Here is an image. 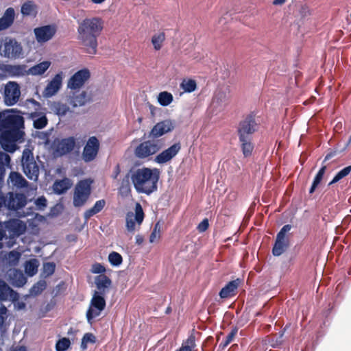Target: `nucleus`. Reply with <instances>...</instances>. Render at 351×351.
Masks as SVG:
<instances>
[{"instance_id":"1","label":"nucleus","mask_w":351,"mask_h":351,"mask_svg":"<svg viewBox=\"0 0 351 351\" xmlns=\"http://www.w3.org/2000/svg\"><path fill=\"white\" fill-rule=\"evenodd\" d=\"M0 144L9 152L14 151L15 143L23 138L24 118L14 110L1 112Z\"/></svg>"},{"instance_id":"2","label":"nucleus","mask_w":351,"mask_h":351,"mask_svg":"<svg viewBox=\"0 0 351 351\" xmlns=\"http://www.w3.org/2000/svg\"><path fill=\"white\" fill-rule=\"evenodd\" d=\"M104 28L103 20L97 16L85 18L78 23L77 40L84 52L95 55L97 52L98 37Z\"/></svg>"},{"instance_id":"3","label":"nucleus","mask_w":351,"mask_h":351,"mask_svg":"<svg viewBox=\"0 0 351 351\" xmlns=\"http://www.w3.org/2000/svg\"><path fill=\"white\" fill-rule=\"evenodd\" d=\"M130 180L138 193L150 195L158 190V182L160 171L157 168H142L130 169Z\"/></svg>"},{"instance_id":"4","label":"nucleus","mask_w":351,"mask_h":351,"mask_svg":"<svg viewBox=\"0 0 351 351\" xmlns=\"http://www.w3.org/2000/svg\"><path fill=\"white\" fill-rule=\"evenodd\" d=\"M259 123L255 112H251L241 120L237 128V136L242 153L245 157L252 155L254 149L253 135L258 130Z\"/></svg>"},{"instance_id":"5","label":"nucleus","mask_w":351,"mask_h":351,"mask_svg":"<svg viewBox=\"0 0 351 351\" xmlns=\"http://www.w3.org/2000/svg\"><path fill=\"white\" fill-rule=\"evenodd\" d=\"M163 146L162 139L148 138L136 147L134 154L137 158L145 159L158 153Z\"/></svg>"},{"instance_id":"6","label":"nucleus","mask_w":351,"mask_h":351,"mask_svg":"<svg viewBox=\"0 0 351 351\" xmlns=\"http://www.w3.org/2000/svg\"><path fill=\"white\" fill-rule=\"evenodd\" d=\"M104 295L102 291H95L93 292V297L86 313L87 322L89 324H92L93 319L99 317L105 309L106 302Z\"/></svg>"},{"instance_id":"7","label":"nucleus","mask_w":351,"mask_h":351,"mask_svg":"<svg viewBox=\"0 0 351 351\" xmlns=\"http://www.w3.org/2000/svg\"><path fill=\"white\" fill-rule=\"evenodd\" d=\"M23 171L27 178L33 181H37L39 177V167L36 164L32 152L25 149L21 156Z\"/></svg>"},{"instance_id":"8","label":"nucleus","mask_w":351,"mask_h":351,"mask_svg":"<svg viewBox=\"0 0 351 351\" xmlns=\"http://www.w3.org/2000/svg\"><path fill=\"white\" fill-rule=\"evenodd\" d=\"M291 225L286 224L278 232L272 248V254L274 256H280L289 247V239L287 233L291 230Z\"/></svg>"},{"instance_id":"9","label":"nucleus","mask_w":351,"mask_h":351,"mask_svg":"<svg viewBox=\"0 0 351 351\" xmlns=\"http://www.w3.org/2000/svg\"><path fill=\"white\" fill-rule=\"evenodd\" d=\"M5 200L2 208L5 207L10 211H17L23 208L27 203V197L25 194L21 193L9 192L8 197L3 195Z\"/></svg>"},{"instance_id":"10","label":"nucleus","mask_w":351,"mask_h":351,"mask_svg":"<svg viewBox=\"0 0 351 351\" xmlns=\"http://www.w3.org/2000/svg\"><path fill=\"white\" fill-rule=\"evenodd\" d=\"M174 127V123L171 119L163 120L154 125L147 134V138L159 139L162 136L173 131Z\"/></svg>"},{"instance_id":"11","label":"nucleus","mask_w":351,"mask_h":351,"mask_svg":"<svg viewBox=\"0 0 351 351\" xmlns=\"http://www.w3.org/2000/svg\"><path fill=\"white\" fill-rule=\"evenodd\" d=\"M21 95L20 86L16 82H8L4 88V101L6 106H12L16 104Z\"/></svg>"},{"instance_id":"12","label":"nucleus","mask_w":351,"mask_h":351,"mask_svg":"<svg viewBox=\"0 0 351 351\" xmlns=\"http://www.w3.org/2000/svg\"><path fill=\"white\" fill-rule=\"evenodd\" d=\"M23 52V48L20 43L14 38L5 40L3 45L1 56L7 58H19Z\"/></svg>"},{"instance_id":"13","label":"nucleus","mask_w":351,"mask_h":351,"mask_svg":"<svg viewBox=\"0 0 351 351\" xmlns=\"http://www.w3.org/2000/svg\"><path fill=\"white\" fill-rule=\"evenodd\" d=\"M90 77V73L88 69H82L75 72L69 80L67 88L71 90H77L82 88L85 82Z\"/></svg>"},{"instance_id":"14","label":"nucleus","mask_w":351,"mask_h":351,"mask_svg":"<svg viewBox=\"0 0 351 351\" xmlns=\"http://www.w3.org/2000/svg\"><path fill=\"white\" fill-rule=\"evenodd\" d=\"M144 212L141 205L136 203L135 206V214L129 212L126 214V228L128 232H133L135 230V223L141 225L144 219Z\"/></svg>"},{"instance_id":"15","label":"nucleus","mask_w":351,"mask_h":351,"mask_svg":"<svg viewBox=\"0 0 351 351\" xmlns=\"http://www.w3.org/2000/svg\"><path fill=\"white\" fill-rule=\"evenodd\" d=\"M99 145V141L96 136H90L88 139L82 152V158L85 162L93 161L96 158Z\"/></svg>"},{"instance_id":"16","label":"nucleus","mask_w":351,"mask_h":351,"mask_svg":"<svg viewBox=\"0 0 351 351\" xmlns=\"http://www.w3.org/2000/svg\"><path fill=\"white\" fill-rule=\"evenodd\" d=\"M180 143H175L167 149L158 154L154 158V161L160 165L165 164L171 160L180 151Z\"/></svg>"},{"instance_id":"17","label":"nucleus","mask_w":351,"mask_h":351,"mask_svg":"<svg viewBox=\"0 0 351 351\" xmlns=\"http://www.w3.org/2000/svg\"><path fill=\"white\" fill-rule=\"evenodd\" d=\"M56 27L54 25H47L34 29L36 39L38 43H46L51 40L56 33Z\"/></svg>"},{"instance_id":"18","label":"nucleus","mask_w":351,"mask_h":351,"mask_svg":"<svg viewBox=\"0 0 351 351\" xmlns=\"http://www.w3.org/2000/svg\"><path fill=\"white\" fill-rule=\"evenodd\" d=\"M62 83V73H57L45 87L43 95L49 98L53 96L61 88Z\"/></svg>"},{"instance_id":"19","label":"nucleus","mask_w":351,"mask_h":351,"mask_svg":"<svg viewBox=\"0 0 351 351\" xmlns=\"http://www.w3.org/2000/svg\"><path fill=\"white\" fill-rule=\"evenodd\" d=\"M4 227L10 234L16 236L22 234L26 228L24 222L18 219H12L5 221Z\"/></svg>"},{"instance_id":"20","label":"nucleus","mask_w":351,"mask_h":351,"mask_svg":"<svg viewBox=\"0 0 351 351\" xmlns=\"http://www.w3.org/2000/svg\"><path fill=\"white\" fill-rule=\"evenodd\" d=\"M75 145V139L73 136L60 140L56 145V152L60 156L66 155L72 152Z\"/></svg>"},{"instance_id":"21","label":"nucleus","mask_w":351,"mask_h":351,"mask_svg":"<svg viewBox=\"0 0 351 351\" xmlns=\"http://www.w3.org/2000/svg\"><path fill=\"white\" fill-rule=\"evenodd\" d=\"M19 293L11 289L5 282L0 279V301L18 300Z\"/></svg>"},{"instance_id":"22","label":"nucleus","mask_w":351,"mask_h":351,"mask_svg":"<svg viewBox=\"0 0 351 351\" xmlns=\"http://www.w3.org/2000/svg\"><path fill=\"white\" fill-rule=\"evenodd\" d=\"M241 280L237 278L228 282L219 291V295L221 299H226L235 295V291L238 289Z\"/></svg>"},{"instance_id":"23","label":"nucleus","mask_w":351,"mask_h":351,"mask_svg":"<svg viewBox=\"0 0 351 351\" xmlns=\"http://www.w3.org/2000/svg\"><path fill=\"white\" fill-rule=\"evenodd\" d=\"M3 71L10 77H22L24 76L27 73L26 66L23 64H6L4 66Z\"/></svg>"},{"instance_id":"24","label":"nucleus","mask_w":351,"mask_h":351,"mask_svg":"<svg viewBox=\"0 0 351 351\" xmlns=\"http://www.w3.org/2000/svg\"><path fill=\"white\" fill-rule=\"evenodd\" d=\"M15 11L13 8H8L0 18V31L9 28L14 23Z\"/></svg>"},{"instance_id":"25","label":"nucleus","mask_w":351,"mask_h":351,"mask_svg":"<svg viewBox=\"0 0 351 351\" xmlns=\"http://www.w3.org/2000/svg\"><path fill=\"white\" fill-rule=\"evenodd\" d=\"M71 180L64 178L61 180H56L52 188L55 194L62 195L65 193L71 187Z\"/></svg>"},{"instance_id":"26","label":"nucleus","mask_w":351,"mask_h":351,"mask_svg":"<svg viewBox=\"0 0 351 351\" xmlns=\"http://www.w3.org/2000/svg\"><path fill=\"white\" fill-rule=\"evenodd\" d=\"M95 284L97 291H102L105 295L106 289H108L112 285V280L106 275H98L95 277Z\"/></svg>"},{"instance_id":"27","label":"nucleus","mask_w":351,"mask_h":351,"mask_svg":"<svg viewBox=\"0 0 351 351\" xmlns=\"http://www.w3.org/2000/svg\"><path fill=\"white\" fill-rule=\"evenodd\" d=\"M226 95L223 92H218L213 98L211 107L221 111L226 106Z\"/></svg>"},{"instance_id":"28","label":"nucleus","mask_w":351,"mask_h":351,"mask_svg":"<svg viewBox=\"0 0 351 351\" xmlns=\"http://www.w3.org/2000/svg\"><path fill=\"white\" fill-rule=\"evenodd\" d=\"M9 180L13 186L19 189L26 188L28 186V182L19 172H11Z\"/></svg>"},{"instance_id":"29","label":"nucleus","mask_w":351,"mask_h":351,"mask_svg":"<svg viewBox=\"0 0 351 351\" xmlns=\"http://www.w3.org/2000/svg\"><path fill=\"white\" fill-rule=\"evenodd\" d=\"M106 206L105 199H99L97 201L94 206L90 209L86 210L84 213V218L88 221L91 217L101 212Z\"/></svg>"},{"instance_id":"30","label":"nucleus","mask_w":351,"mask_h":351,"mask_svg":"<svg viewBox=\"0 0 351 351\" xmlns=\"http://www.w3.org/2000/svg\"><path fill=\"white\" fill-rule=\"evenodd\" d=\"M40 115L39 112H34L30 113L29 117L34 119V128L38 130L44 128L48 123L47 118L45 114Z\"/></svg>"},{"instance_id":"31","label":"nucleus","mask_w":351,"mask_h":351,"mask_svg":"<svg viewBox=\"0 0 351 351\" xmlns=\"http://www.w3.org/2000/svg\"><path fill=\"white\" fill-rule=\"evenodd\" d=\"M91 184L92 180L90 179L80 180L76 184L74 191L90 196L91 193Z\"/></svg>"},{"instance_id":"32","label":"nucleus","mask_w":351,"mask_h":351,"mask_svg":"<svg viewBox=\"0 0 351 351\" xmlns=\"http://www.w3.org/2000/svg\"><path fill=\"white\" fill-rule=\"evenodd\" d=\"M50 64L51 62L49 61H43L40 62L31 67L28 71V73H30L33 75H43L49 69Z\"/></svg>"},{"instance_id":"33","label":"nucleus","mask_w":351,"mask_h":351,"mask_svg":"<svg viewBox=\"0 0 351 351\" xmlns=\"http://www.w3.org/2000/svg\"><path fill=\"white\" fill-rule=\"evenodd\" d=\"M86 93L83 91L82 93L75 95L70 97L69 104L73 107L82 106L86 103Z\"/></svg>"},{"instance_id":"34","label":"nucleus","mask_w":351,"mask_h":351,"mask_svg":"<svg viewBox=\"0 0 351 351\" xmlns=\"http://www.w3.org/2000/svg\"><path fill=\"white\" fill-rule=\"evenodd\" d=\"M47 287V282L45 280H40L33 285L29 291L31 296H37L40 295Z\"/></svg>"},{"instance_id":"35","label":"nucleus","mask_w":351,"mask_h":351,"mask_svg":"<svg viewBox=\"0 0 351 351\" xmlns=\"http://www.w3.org/2000/svg\"><path fill=\"white\" fill-rule=\"evenodd\" d=\"M130 171H129L121 182L119 192L122 195L127 196L131 191L130 189Z\"/></svg>"},{"instance_id":"36","label":"nucleus","mask_w":351,"mask_h":351,"mask_svg":"<svg viewBox=\"0 0 351 351\" xmlns=\"http://www.w3.org/2000/svg\"><path fill=\"white\" fill-rule=\"evenodd\" d=\"M173 100V97L171 93L162 91L159 93L158 96V101L162 106H169Z\"/></svg>"},{"instance_id":"37","label":"nucleus","mask_w":351,"mask_h":351,"mask_svg":"<svg viewBox=\"0 0 351 351\" xmlns=\"http://www.w3.org/2000/svg\"><path fill=\"white\" fill-rule=\"evenodd\" d=\"M90 196L74 191L73 204L75 207H81L85 204Z\"/></svg>"},{"instance_id":"38","label":"nucleus","mask_w":351,"mask_h":351,"mask_svg":"<svg viewBox=\"0 0 351 351\" xmlns=\"http://www.w3.org/2000/svg\"><path fill=\"white\" fill-rule=\"evenodd\" d=\"M38 264L36 259L27 261L25 264V269L29 276H34L38 271Z\"/></svg>"},{"instance_id":"39","label":"nucleus","mask_w":351,"mask_h":351,"mask_svg":"<svg viewBox=\"0 0 351 351\" xmlns=\"http://www.w3.org/2000/svg\"><path fill=\"white\" fill-rule=\"evenodd\" d=\"M12 280V285L16 287H22L27 282V279L24 275L21 272H18L17 270H15Z\"/></svg>"},{"instance_id":"40","label":"nucleus","mask_w":351,"mask_h":351,"mask_svg":"<svg viewBox=\"0 0 351 351\" xmlns=\"http://www.w3.org/2000/svg\"><path fill=\"white\" fill-rule=\"evenodd\" d=\"M180 87L184 92L190 93L195 90L197 84L194 80H184L180 84Z\"/></svg>"},{"instance_id":"41","label":"nucleus","mask_w":351,"mask_h":351,"mask_svg":"<svg viewBox=\"0 0 351 351\" xmlns=\"http://www.w3.org/2000/svg\"><path fill=\"white\" fill-rule=\"evenodd\" d=\"M97 339L96 337L91 332H86L84 335L82 341L80 348L82 350H85L87 349L88 343H96Z\"/></svg>"},{"instance_id":"42","label":"nucleus","mask_w":351,"mask_h":351,"mask_svg":"<svg viewBox=\"0 0 351 351\" xmlns=\"http://www.w3.org/2000/svg\"><path fill=\"white\" fill-rule=\"evenodd\" d=\"M165 39V36L163 32L154 34L152 38V43L155 50L158 51L162 47V44Z\"/></svg>"},{"instance_id":"43","label":"nucleus","mask_w":351,"mask_h":351,"mask_svg":"<svg viewBox=\"0 0 351 351\" xmlns=\"http://www.w3.org/2000/svg\"><path fill=\"white\" fill-rule=\"evenodd\" d=\"M56 269V264L53 262H47L43 263L42 269V275L47 278L53 274Z\"/></svg>"},{"instance_id":"44","label":"nucleus","mask_w":351,"mask_h":351,"mask_svg":"<svg viewBox=\"0 0 351 351\" xmlns=\"http://www.w3.org/2000/svg\"><path fill=\"white\" fill-rule=\"evenodd\" d=\"M325 171H326V167L324 166L322 167L319 170V171L317 172V173L316 174L315 178H314V180L313 182V184L310 188V190H309V193H313L316 187L317 186V185L321 182L322 178H323V176H324V174L325 173Z\"/></svg>"},{"instance_id":"45","label":"nucleus","mask_w":351,"mask_h":351,"mask_svg":"<svg viewBox=\"0 0 351 351\" xmlns=\"http://www.w3.org/2000/svg\"><path fill=\"white\" fill-rule=\"evenodd\" d=\"M108 261L111 265L114 267H119L123 262L121 255L117 252H112L108 255Z\"/></svg>"},{"instance_id":"46","label":"nucleus","mask_w":351,"mask_h":351,"mask_svg":"<svg viewBox=\"0 0 351 351\" xmlns=\"http://www.w3.org/2000/svg\"><path fill=\"white\" fill-rule=\"evenodd\" d=\"M195 346V337L193 334H191L186 340L183 341L180 348H186L187 351H193Z\"/></svg>"},{"instance_id":"47","label":"nucleus","mask_w":351,"mask_h":351,"mask_svg":"<svg viewBox=\"0 0 351 351\" xmlns=\"http://www.w3.org/2000/svg\"><path fill=\"white\" fill-rule=\"evenodd\" d=\"M351 172V166H347L341 171H339L333 178L329 185L339 182L340 180L347 176Z\"/></svg>"},{"instance_id":"48","label":"nucleus","mask_w":351,"mask_h":351,"mask_svg":"<svg viewBox=\"0 0 351 351\" xmlns=\"http://www.w3.org/2000/svg\"><path fill=\"white\" fill-rule=\"evenodd\" d=\"M71 346V341L69 338L63 337L58 341H57L56 343V351H66Z\"/></svg>"},{"instance_id":"49","label":"nucleus","mask_w":351,"mask_h":351,"mask_svg":"<svg viewBox=\"0 0 351 351\" xmlns=\"http://www.w3.org/2000/svg\"><path fill=\"white\" fill-rule=\"evenodd\" d=\"M284 331H280L278 335L272 337L269 340V343L272 348H279L283 343Z\"/></svg>"},{"instance_id":"50","label":"nucleus","mask_w":351,"mask_h":351,"mask_svg":"<svg viewBox=\"0 0 351 351\" xmlns=\"http://www.w3.org/2000/svg\"><path fill=\"white\" fill-rule=\"evenodd\" d=\"M35 9V5L32 1H27L24 3L21 9V14L24 16H31Z\"/></svg>"},{"instance_id":"51","label":"nucleus","mask_w":351,"mask_h":351,"mask_svg":"<svg viewBox=\"0 0 351 351\" xmlns=\"http://www.w3.org/2000/svg\"><path fill=\"white\" fill-rule=\"evenodd\" d=\"M237 332L238 328L237 326L233 327L230 332L227 335L226 340L219 344V348L221 349L226 348L232 342L233 338L237 334Z\"/></svg>"},{"instance_id":"52","label":"nucleus","mask_w":351,"mask_h":351,"mask_svg":"<svg viewBox=\"0 0 351 351\" xmlns=\"http://www.w3.org/2000/svg\"><path fill=\"white\" fill-rule=\"evenodd\" d=\"M91 272L93 274H99V275H104V274L106 272L105 267L99 263H95L92 265Z\"/></svg>"},{"instance_id":"53","label":"nucleus","mask_w":351,"mask_h":351,"mask_svg":"<svg viewBox=\"0 0 351 351\" xmlns=\"http://www.w3.org/2000/svg\"><path fill=\"white\" fill-rule=\"evenodd\" d=\"M35 205L40 210H44L47 206V200L45 196H40L35 200Z\"/></svg>"},{"instance_id":"54","label":"nucleus","mask_w":351,"mask_h":351,"mask_svg":"<svg viewBox=\"0 0 351 351\" xmlns=\"http://www.w3.org/2000/svg\"><path fill=\"white\" fill-rule=\"evenodd\" d=\"M160 237V226L159 223H156L149 237V241L154 243L156 238Z\"/></svg>"},{"instance_id":"55","label":"nucleus","mask_w":351,"mask_h":351,"mask_svg":"<svg viewBox=\"0 0 351 351\" xmlns=\"http://www.w3.org/2000/svg\"><path fill=\"white\" fill-rule=\"evenodd\" d=\"M208 219L205 218L198 224L197 229L199 232H204L208 228Z\"/></svg>"},{"instance_id":"56","label":"nucleus","mask_w":351,"mask_h":351,"mask_svg":"<svg viewBox=\"0 0 351 351\" xmlns=\"http://www.w3.org/2000/svg\"><path fill=\"white\" fill-rule=\"evenodd\" d=\"M69 108L66 104H58L56 108V114L60 116L65 115L69 111Z\"/></svg>"},{"instance_id":"57","label":"nucleus","mask_w":351,"mask_h":351,"mask_svg":"<svg viewBox=\"0 0 351 351\" xmlns=\"http://www.w3.org/2000/svg\"><path fill=\"white\" fill-rule=\"evenodd\" d=\"M121 173V167L119 164H117L116 166L114 168L112 174L111 176L112 178L114 180L117 179L119 175Z\"/></svg>"},{"instance_id":"58","label":"nucleus","mask_w":351,"mask_h":351,"mask_svg":"<svg viewBox=\"0 0 351 351\" xmlns=\"http://www.w3.org/2000/svg\"><path fill=\"white\" fill-rule=\"evenodd\" d=\"M3 159L10 160V156L6 154L0 153V165L4 166Z\"/></svg>"},{"instance_id":"59","label":"nucleus","mask_w":351,"mask_h":351,"mask_svg":"<svg viewBox=\"0 0 351 351\" xmlns=\"http://www.w3.org/2000/svg\"><path fill=\"white\" fill-rule=\"evenodd\" d=\"M29 101L36 107V110H39L40 108L41 104L34 99H30Z\"/></svg>"},{"instance_id":"60","label":"nucleus","mask_w":351,"mask_h":351,"mask_svg":"<svg viewBox=\"0 0 351 351\" xmlns=\"http://www.w3.org/2000/svg\"><path fill=\"white\" fill-rule=\"evenodd\" d=\"M3 181H0V208H2V205L4 204L3 195L1 191V184Z\"/></svg>"},{"instance_id":"61","label":"nucleus","mask_w":351,"mask_h":351,"mask_svg":"<svg viewBox=\"0 0 351 351\" xmlns=\"http://www.w3.org/2000/svg\"><path fill=\"white\" fill-rule=\"evenodd\" d=\"M4 176H5L4 166L0 165V181H3Z\"/></svg>"},{"instance_id":"62","label":"nucleus","mask_w":351,"mask_h":351,"mask_svg":"<svg viewBox=\"0 0 351 351\" xmlns=\"http://www.w3.org/2000/svg\"><path fill=\"white\" fill-rule=\"evenodd\" d=\"M136 239V243L138 245H141L143 242V238L141 235L138 234L135 237Z\"/></svg>"},{"instance_id":"63","label":"nucleus","mask_w":351,"mask_h":351,"mask_svg":"<svg viewBox=\"0 0 351 351\" xmlns=\"http://www.w3.org/2000/svg\"><path fill=\"white\" fill-rule=\"evenodd\" d=\"M5 237V232L4 230L0 228V241Z\"/></svg>"},{"instance_id":"64","label":"nucleus","mask_w":351,"mask_h":351,"mask_svg":"<svg viewBox=\"0 0 351 351\" xmlns=\"http://www.w3.org/2000/svg\"><path fill=\"white\" fill-rule=\"evenodd\" d=\"M12 351H27V350L25 346H19L14 349Z\"/></svg>"}]
</instances>
